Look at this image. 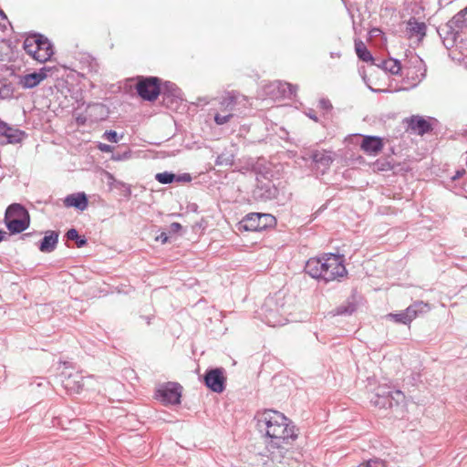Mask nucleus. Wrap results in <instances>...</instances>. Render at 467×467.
Listing matches in <instances>:
<instances>
[{
	"label": "nucleus",
	"mask_w": 467,
	"mask_h": 467,
	"mask_svg": "<svg viewBox=\"0 0 467 467\" xmlns=\"http://www.w3.org/2000/svg\"><path fill=\"white\" fill-rule=\"evenodd\" d=\"M24 49L40 63L49 60L53 55L51 43L40 35L27 36L24 42Z\"/></svg>",
	"instance_id": "4"
},
{
	"label": "nucleus",
	"mask_w": 467,
	"mask_h": 467,
	"mask_svg": "<svg viewBox=\"0 0 467 467\" xmlns=\"http://www.w3.org/2000/svg\"><path fill=\"white\" fill-rule=\"evenodd\" d=\"M91 379L88 378L84 379L79 375L69 376L64 382V387L70 392L78 393L87 385L88 381Z\"/></svg>",
	"instance_id": "20"
},
{
	"label": "nucleus",
	"mask_w": 467,
	"mask_h": 467,
	"mask_svg": "<svg viewBox=\"0 0 467 467\" xmlns=\"http://www.w3.org/2000/svg\"><path fill=\"white\" fill-rule=\"evenodd\" d=\"M255 420L259 432L270 439L271 448L281 451L285 444H289L296 438L291 421L277 410H265L258 412Z\"/></svg>",
	"instance_id": "1"
},
{
	"label": "nucleus",
	"mask_w": 467,
	"mask_h": 467,
	"mask_svg": "<svg viewBox=\"0 0 467 467\" xmlns=\"http://www.w3.org/2000/svg\"><path fill=\"white\" fill-rule=\"evenodd\" d=\"M88 203V201L84 192L72 193L64 199V205L66 207H74L79 211L86 210Z\"/></svg>",
	"instance_id": "18"
},
{
	"label": "nucleus",
	"mask_w": 467,
	"mask_h": 467,
	"mask_svg": "<svg viewBox=\"0 0 467 467\" xmlns=\"http://www.w3.org/2000/svg\"><path fill=\"white\" fill-rule=\"evenodd\" d=\"M104 177L106 179V182L108 183V185L112 189L113 186H119V185H122V183L120 182H118L115 177L109 171H104Z\"/></svg>",
	"instance_id": "33"
},
{
	"label": "nucleus",
	"mask_w": 467,
	"mask_h": 467,
	"mask_svg": "<svg viewBox=\"0 0 467 467\" xmlns=\"http://www.w3.org/2000/svg\"><path fill=\"white\" fill-rule=\"evenodd\" d=\"M357 467H386V463L380 459L374 458L360 463Z\"/></svg>",
	"instance_id": "32"
},
{
	"label": "nucleus",
	"mask_w": 467,
	"mask_h": 467,
	"mask_svg": "<svg viewBox=\"0 0 467 467\" xmlns=\"http://www.w3.org/2000/svg\"><path fill=\"white\" fill-rule=\"evenodd\" d=\"M354 311H355V309H354V306H348V307L341 306L337 309V315H350Z\"/></svg>",
	"instance_id": "37"
},
{
	"label": "nucleus",
	"mask_w": 467,
	"mask_h": 467,
	"mask_svg": "<svg viewBox=\"0 0 467 467\" xmlns=\"http://www.w3.org/2000/svg\"><path fill=\"white\" fill-rule=\"evenodd\" d=\"M410 126L420 135L428 132L431 129L430 123L421 117H412L410 121Z\"/></svg>",
	"instance_id": "25"
},
{
	"label": "nucleus",
	"mask_w": 467,
	"mask_h": 467,
	"mask_svg": "<svg viewBox=\"0 0 467 467\" xmlns=\"http://www.w3.org/2000/svg\"><path fill=\"white\" fill-rule=\"evenodd\" d=\"M6 233L5 231L0 230V242H2L5 236Z\"/></svg>",
	"instance_id": "44"
},
{
	"label": "nucleus",
	"mask_w": 467,
	"mask_h": 467,
	"mask_svg": "<svg viewBox=\"0 0 467 467\" xmlns=\"http://www.w3.org/2000/svg\"><path fill=\"white\" fill-rule=\"evenodd\" d=\"M330 57H333V58L334 57H340V53L339 52H337V53L332 52L330 54Z\"/></svg>",
	"instance_id": "45"
},
{
	"label": "nucleus",
	"mask_w": 467,
	"mask_h": 467,
	"mask_svg": "<svg viewBox=\"0 0 467 467\" xmlns=\"http://www.w3.org/2000/svg\"><path fill=\"white\" fill-rule=\"evenodd\" d=\"M160 238L161 239L162 243H166L167 240H168V237H167V235L165 234H161Z\"/></svg>",
	"instance_id": "42"
},
{
	"label": "nucleus",
	"mask_w": 467,
	"mask_h": 467,
	"mask_svg": "<svg viewBox=\"0 0 467 467\" xmlns=\"http://www.w3.org/2000/svg\"><path fill=\"white\" fill-rule=\"evenodd\" d=\"M265 323L270 327H278L285 324L286 319L280 317L275 311L269 310L265 316Z\"/></svg>",
	"instance_id": "28"
},
{
	"label": "nucleus",
	"mask_w": 467,
	"mask_h": 467,
	"mask_svg": "<svg viewBox=\"0 0 467 467\" xmlns=\"http://www.w3.org/2000/svg\"><path fill=\"white\" fill-rule=\"evenodd\" d=\"M12 95V88L9 85H0V99H7Z\"/></svg>",
	"instance_id": "35"
},
{
	"label": "nucleus",
	"mask_w": 467,
	"mask_h": 467,
	"mask_svg": "<svg viewBox=\"0 0 467 467\" xmlns=\"http://www.w3.org/2000/svg\"><path fill=\"white\" fill-rule=\"evenodd\" d=\"M325 256L322 258H310L305 266V271L313 278L325 281Z\"/></svg>",
	"instance_id": "16"
},
{
	"label": "nucleus",
	"mask_w": 467,
	"mask_h": 467,
	"mask_svg": "<svg viewBox=\"0 0 467 467\" xmlns=\"http://www.w3.org/2000/svg\"><path fill=\"white\" fill-rule=\"evenodd\" d=\"M296 86L282 81L271 82L264 88L265 96L272 100L290 98L296 94Z\"/></svg>",
	"instance_id": "8"
},
{
	"label": "nucleus",
	"mask_w": 467,
	"mask_h": 467,
	"mask_svg": "<svg viewBox=\"0 0 467 467\" xmlns=\"http://www.w3.org/2000/svg\"><path fill=\"white\" fill-rule=\"evenodd\" d=\"M406 34L410 38H416L417 41H420L426 34V26L423 22L410 18L406 26Z\"/></svg>",
	"instance_id": "17"
},
{
	"label": "nucleus",
	"mask_w": 467,
	"mask_h": 467,
	"mask_svg": "<svg viewBox=\"0 0 467 467\" xmlns=\"http://www.w3.org/2000/svg\"><path fill=\"white\" fill-rule=\"evenodd\" d=\"M58 242V234L54 231H47L41 240L39 250L43 253H50L55 250Z\"/></svg>",
	"instance_id": "22"
},
{
	"label": "nucleus",
	"mask_w": 467,
	"mask_h": 467,
	"mask_svg": "<svg viewBox=\"0 0 467 467\" xmlns=\"http://www.w3.org/2000/svg\"><path fill=\"white\" fill-rule=\"evenodd\" d=\"M379 32H380V30H379V28H375V29H373V30L371 31V33H372L373 35H375V33H379Z\"/></svg>",
	"instance_id": "47"
},
{
	"label": "nucleus",
	"mask_w": 467,
	"mask_h": 467,
	"mask_svg": "<svg viewBox=\"0 0 467 467\" xmlns=\"http://www.w3.org/2000/svg\"><path fill=\"white\" fill-rule=\"evenodd\" d=\"M463 172H464V171H462V173H463ZM460 174H462V172L457 171V176H459Z\"/></svg>",
	"instance_id": "50"
},
{
	"label": "nucleus",
	"mask_w": 467,
	"mask_h": 467,
	"mask_svg": "<svg viewBox=\"0 0 467 467\" xmlns=\"http://www.w3.org/2000/svg\"><path fill=\"white\" fill-rule=\"evenodd\" d=\"M467 7L456 14L451 21L441 28L445 35L443 44L450 51V57L459 64L465 63L467 44L465 42L467 22Z\"/></svg>",
	"instance_id": "2"
},
{
	"label": "nucleus",
	"mask_w": 467,
	"mask_h": 467,
	"mask_svg": "<svg viewBox=\"0 0 467 467\" xmlns=\"http://www.w3.org/2000/svg\"><path fill=\"white\" fill-rule=\"evenodd\" d=\"M376 65L392 75H398L401 70L400 62L394 58L382 60L379 64Z\"/></svg>",
	"instance_id": "26"
},
{
	"label": "nucleus",
	"mask_w": 467,
	"mask_h": 467,
	"mask_svg": "<svg viewBox=\"0 0 467 467\" xmlns=\"http://www.w3.org/2000/svg\"><path fill=\"white\" fill-rule=\"evenodd\" d=\"M181 397V386L174 382L161 384L156 390V398L163 404H179Z\"/></svg>",
	"instance_id": "9"
},
{
	"label": "nucleus",
	"mask_w": 467,
	"mask_h": 467,
	"mask_svg": "<svg viewBox=\"0 0 467 467\" xmlns=\"http://www.w3.org/2000/svg\"><path fill=\"white\" fill-rule=\"evenodd\" d=\"M103 138L110 142H118V140H119L118 134L114 130H107L103 134Z\"/></svg>",
	"instance_id": "36"
},
{
	"label": "nucleus",
	"mask_w": 467,
	"mask_h": 467,
	"mask_svg": "<svg viewBox=\"0 0 467 467\" xmlns=\"http://www.w3.org/2000/svg\"><path fill=\"white\" fill-rule=\"evenodd\" d=\"M431 309L429 304L424 303L422 301L415 302L414 304L410 305L406 308L404 311L405 313V319L408 320L409 324L417 317L419 314L426 313Z\"/></svg>",
	"instance_id": "21"
},
{
	"label": "nucleus",
	"mask_w": 467,
	"mask_h": 467,
	"mask_svg": "<svg viewBox=\"0 0 467 467\" xmlns=\"http://www.w3.org/2000/svg\"><path fill=\"white\" fill-rule=\"evenodd\" d=\"M182 180L186 181V182H189V181H191V176H190L189 174H184V175L182 177Z\"/></svg>",
	"instance_id": "43"
},
{
	"label": "nucleus",
	"mask_w": 467,
	"mask_h": 467,
	"mask_svg": "<svg viewBox=\"0 0 467 467\" xmlns=\"http://www.w3.org/2000/svg\"><path fill=\"white\" fill-rule=\"evenodd\" d=\"M388 318H390V319H393L395 320L396 322H399V323H402V324H409L408 320L405 319V313L404 311L403 312H400V313H398V314H389L387 316Z\"/></svg>",
	"instance_id": "34"
},
{
	"label": "nucleus",
	"mask_w": 467,
	"mask_h": 467,
	"mask_svg": "<svg viewBox=\"0 0 467 467\" xmlns=\"http://www.w3.org/2000/svg\"><path fill=\"white\" fill-rule=\"evenodd\" d=\"M249 101L244 95L229 93L222 98L218 112L214 115V121L217 125L228 123L234 117L244 113L248 108Z\"/></svg>",
	"instance_id": "3"
},
{
	"label": "nucleus",
	"mask_w": 467,
	"mask_h": 467,
	"mask_svg": "<svg viewBox=\"0 0 467 467\" xmlns=\"http://www.w3.org/2000/svg\"><path fill=\"white\" fill-rule=\"evenodd\" d=\"M24 132L8 126L6 123L0 121V141L2 143H16L23 138Z\"/></svg>",
	"instance_id": "15"
},
{
	"label": "nucleus",
	"mask_w": 467,
	"mask_h": 467,
	"mask_svg": "<svg viewBox=\"0 0 467 467\" xmlns=\"http://www.w3.org/2000/svg\"><path fill=\"white\" fill-rule=\"evenodd\" d=\"M355 50L359 59L365 62L374 61L371 53L368 50L367 47L362 41L355 42Z\"/></svg>",
	"instance_id": "27"
},
{
	"label": "nucleus",
	"mask_w": 467,
	"mask_h": 467,
	"mask_svg": "<svg viewBox=\"0 0 467 467\" xmlns=\"http://www.w3.org/2000/svg\"><path fill=\"white\" fill-rule=\"evenodd\" d=\"M319 105L323 109H330L332 108L330 101L325 99H320Z\"/></svg>",
	"instance_id": "38"
},
{
	"label": "nucleus",
	"mask_w": 467,
	"mask_h": 467,
	"mask_svg": "<svg viewBox=\"0 0 467 467\" xmlns=\"http://www.w3.org/2000/svg\"><path fill=\"white\" fill-rule=\"evenodd\" d=\"M158 82L159 78L153 77L140 78L136 85L138 94L145 100H155L160 94Z\"/></svg>",
	"instance_id": "10"
},
{
	"label": "nucleus",
	"mask_w": 467,
	"mask_h": 467,
	"mask_svg": "<svg viewBox=\"0 0 467 467\" xmlns=\"http://www.w3.org/2000/svg\"><path fill=\"white\" fill-rule=\"evenodd\" d=\"M66 235L68 240L76 241L78 247H82L87 243V241L84 238L79 237L78 233L76 229L68 230Z\"/></svg>",
	"instance_id": "31"
},
{
	"label": "nucleus",
	"mask_w": 467,
	"mask_h": 467,
	"mask_svg": "<svg viewBox=\"0 0 467 467\" xmlns=\"http://www.w3.org/2000/svg\"><path fill=\"white\" fill-rule=\"evenodd\" d=\"M308 117L312 119H314L315 121L317 120V117L314 115V114H308Z\"/></svg>",
	"instance_id": "46"
},
{
	"label": "nucleus",
	"mask_w": 467,
	"mask_h": 467,
	"mask_svg": "<svg viewBox=\"0 0 467 467\" xmlns=\"http://www.w3.org/2000/svg\"><path fill=\"white\" fill-rule=\"evenodd\" d=\"M271 303V300H269L268 302H266V305H265V307Z\"/></svg>",
	"instance_id": "49"
},
{
	"label": "nucleus",
	"mask_w": 467,
	"mask_h": 467,
	"mask_svg": "<svg viewBox=\"0 0 467 467\" xmlns=\"http://www.w3.org/2000/svg\"><path fill=\"white\" fill-rule=\"evenodd\" d=\"M233 163L234 155L232 153H222L215 161V164L218 166H231Z\"/></svg>",
	"instance_id": "29"
},
{
	"label": "nucleus",
	"mask_w": 467,
	"mask_h": 467,
	"mask_svg": "<svg viewBox=\"0 0 467 467\" xmlns=\"http://www.w3.org/2000/svg\"><path fill=\"white\" fill-rule=\"evenodd\" d=\"M128 153H125L123 156H121L120 154H115L112 156V160L114 161H121L122 159H126L128 158Z\"/></svg>",
	"instance_id": "41"
},
{
	"label": "nucleus",
	"mask_w": 467,
	"mask_h": 467,
	"mask_svg": "<svg viewBox=\"0 0 467 467\" xmlns=\"http://www.w3.org/2000/svg\"><path fill=\"white\" fill-rule=\"evenodd\" d=\"M271 461L276 462V467H299L297 461L284 456L282 451H271Z\"/></svg>",
	"instance_id": "24"
},
{
	"label": "nucleus",
	"mask_w": 467,
	"mask_h": 467,
	"mask_svg": "<svg viewBox=\"0 0 467 467\" xmlns=\"http://www.w3.org/2000/svg\"><path fill=\"white\" fill-rule=\"evenodd\" d=\"M0 17L1 18H5L6 17L2 10H0Z\"/></svg>",
	"instance_id": "48"
},
{
	"label": "nucleus",
	"mask_w": 467,
	"mask_h": 467,
	"mask_svg": "<svg viewBox=\"0 0 467 467\" xmlns=\"http://www.w3.org/2000/svg\"><path fill=\"white\" fill-rule=\"evenodd\" d=\"M5 223L11 233H21L29 225L28 213L21 204L13 203L5 211Z\"/></svg>",
	"instance_id": "5"
},
{
	"label": "nucleus",
	"mask_w": 467,
	"mask_h": 467,
	"mask_svg": "<svg viewBox=\"0 0 467 467\" xmlns=\"http://www.w3.org/2000/svg\"><path fill=\"white\" fill-rule=\"evenodd\" d=\"M175 174L168 171L159 172L155 175V179L162 184H168L175 180Z\"/></svg>",
	"instance_id": "30"
},
{
	"label": "nucleus",
	"mask_w": 467,
	"mask_h": 467,
	"mask_svg": "<svg viewBox=\"0 0 467 467\" xmlns=\"http://www.w3.org/2000/svg\"><path fill=\"white\" fill-rule=\"evenodd\" d=\"M383 144L379 138L367 136L363 139L361 149L369 155H376L382 150Z\"/></svg>",
	"instance_id": "19"
},
{
	"label": "nucleus",
	"mask_w": 467,
	"mask_h": 467,
	"mask_svg": "<svg viewBox=\"0 0 467 467\" xmlns=\"http://www.w3.org/2000/svg\"><path fill=\"white\" fill-rule=\"evenodd\" d=\"M302 158L304 160H312V169L317 173L324 174L332 163L331 156L326 151L312 150L310 153H305Z\"/></svg>",
	"instance_id": "11"
},
{
	"label": "nucleus",
	"mask_w": 467,
	"mask_h": 467,
	"mask_svg": "<svg viewBox=\"0 0 467 467\" xmlns=\"http://www.w3.org/2000/svg\"><path fill=\"white\" fill-rule=\"evenodd\" d=\"M275 223V218L269 213H252L247 214L239 223V231H262Z\"/></svg>",
	"instance_id": "6"
},
{
	"label": "nucleus",
	"mask_w": 467,
	"mask_h": 467,
	"mask_svg": "<svg viewBox=\"0 0 467 467\" xmlns=\"http://www.w3.org/2000/svg\"><path fill=\"white\" fill-rule=\"evenodd\" d=\"M182 228V225L179 223H172L171 224V230L172 232H178Z\"/></svg>",
	"instance_id": "40"
},
{
	"label": "nucleus",
	"mask_w": 467,
	"mask_h": 467,
	"mask_svg": "<svg viewBox=\"0 0 467 467\" xmlns=\"http://www.w3.org/2000/svg\"><path fill=\"white\" fill-rule=\"evenodd\" d=\"M403 399V393L400 390H396L388 396H377L376 400H373V402L376 406L386 407L387 405H389V407H392V400H395L396 403H399Z\"/></svg>",
	"instance_id": "23"
},
{
	"label": "nucleus",
	"mask_w": 467,
	"mask_h": 467,
	"mask_svg": "<svg viewBox=\"0 0 467 467\" xmlns=\"http://www.w3.org/2000/svg\"><path fill=\"white\" fill-rule=\"evenodd\" d=\"M99 149L102 151V152H111L113 150V147L109 145V144H105V143H100L99 145Z\"/></svg>",
	"instance_id": "39"
},
{
	"label": "nucleus",
	"mask_w": 467,
	"mask_h": 467,
	"mask_svg": "<svg viewBox=\"0 0 467 467\" xmlns=\"http://www.w3.org/2000/svg\"><path fill=\"white\" fill-rule=\"evenodd\" d=\"M276 194L277 189L271 182L258 184L253 192L254 198L261 202L273 200L276 197Z\"/></svg>",
	"instance_id": "14"
},
{
	"label": "nucleus",
	"mask_w": 467,
	"mask_h": 467,
	"mask_svg": "<svg viewBox=\"0 0 467 467\" xmlns=\"http://www.w3.org/2000/svg\"><path fill=\"white\" fill-rule=\"evenodd\" d=\"M51 71L50 67H42L37 72H33L21 76L18 80V85L23 88H33L38 86L48 76Z\"/></svg>",
	"instance_id": "12"
},
{
	"label": "nucleus",
	"mask_w": 467,
	"mask_h": 467,
	"mask_svg": "<svg viewBox=\"0 0 467 467\" xmlns=\"http://www.w3.org/2000/svg\"><path fill=\"white\" fill-rule=\"evenodd\" d=\"M324 268L326 283L343 277L347 274L342 256L334 254L325 255Z\"/></svg>",
	"instance_id": "7"
},
{
	"label": "nucleus",
	"mask_w": 467,
	"mask_h": 467,
	"mask_svg": "<svg viewBox=\"0 0 467 467\" xmlns=\"http://www.w3.org/2000/svg\"><path fill=\"white\" fill-rule=\"evenodd\" d=\"M205 385L214 392L221 393L224 389L225 379L222 368H213L205 374Z\"/></svg>",
	"instance_id": "13"
}]
</instances>
